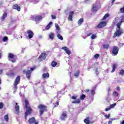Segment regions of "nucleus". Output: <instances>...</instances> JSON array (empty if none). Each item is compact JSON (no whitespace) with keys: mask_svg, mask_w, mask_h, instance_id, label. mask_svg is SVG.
<instances>
[{"mask_svg":"<svg viewBox=\"0 0 124 124\" xmlns=\"http://www.w3.org/2000/svg\"><path fill=\"white\" fill-rule=\"evenodd\" d=\"M122 21H120L116 25L117 28H116V31L114 33V37H116V36H121V34L124 33V30L121 29V26H122Z\"/></svg>","mask_w":124,"mask_h":124,"instance_id":"1","label":"nucleus"},{"mask_svg":"<svg viewBox=\"0 0 124 124\" xmlns=\"http://www.w3.org/2000/svg\"><path fill=\"white\" fill-rule=\"evenodd\" d=\"M25 107L26 108V111L25 112V119L27 120V117L29 116V115H31V112H32V109L29 106V101H28V100H25Z\"/></svg>","mask_w":124,"mask_h":124,"instance_id":"2","label":"nucleus"},{"mask_svg":"<svg viewBox=\"0 0 124 124\" xmlns=\"http://www.w3.org/2000/svg\"><path fill=\"white\" fill-rule=\"evenodd\" d=\"M19 83H20V76H17L15 80V83L14 84L15 86V88L14 89V93H15L16 92L18 89V86H17V84H19Z\"/></svg>","mask_w":124,"mask_h":124,"instance_id":"3","label":"nucleus"},{"mask_svg":"<svg viewBox=\"0 0 124 124\" xmlns=\"http://www.w3.org/2000/svg\"><path fill=\"white\" fill-rule=\"evenodd\" d=\"M38 107L40 109V114L41 116L43 114L44 110L47 111V107L43 105H40Z\"/></svg>","mask_w":124,"mask_h":124,"instance_id":"4","label":"nucleus"},{"mask_svg":"<svg viewBox=\"0 0 124 124\" xmlns=\"http://www.w3.org/2000/svg\"><path fill=\"white\" fill-rule=\"evenodd\" d=\"M33 70V68H31V70H28L27 72L26 70H23L24 73H26V77L28 79H30L31 78V71Z\"/></svg>","mask_w":124,"mask_h":124,"instance_id":"5","label":"nucleus"},{"mask_svg":"<svg viewBox=\"0 0 124 124\" xmlns=\"http://www.w3.org/2000/svg\"><path fill=\"white\" fill-rule=\"evenodd\" d=\"M118 53H119V47L117 46H114L112 50V54L114 56H116L118 55Z\"/></svg>","mask_w":124,"mask_h":124,"instance_id":"6","label":"nucleus"},{"mask_svg":"<svg viewBox=\"0 0 124 124\" xmlns=\"http://www.w3.org/2000/svg\"><path fill=\"white\" fill-rule=\"evenodd\" d=\"M47 54L46 53H42L40 56L39 57V61H44L46 59Z\"/></svg>","mask_w":124,"mask_h":124,"instance_id":"7","label":"nucleus"},{"mask_svg":"<svg viewBox=\"0 0 124 124\" xmlns=\"http://www.w3.org/2000/svg\"><path fill=\"white\" fill-rule=\"evenodd\" d=\"M66 118H67V114H66V112H63L61 115V116L60 117V120H61V121H65Z\"/></svg>","mask_w":124,"mask_h":124,"instance_id":"8","label":"nucleus"},{"mask_svg":"<svg viewBox=\"0 0 124 124\" xmlns=\"http://www.w3.org/2000/svg\"><path fill=\"white\" fill-rule=\"evenodd\" d=\"M29 123L30 124H38V123L36 122V120H35V118L34 117L29 119Z\"/></svg>","mask_w":124,"mask_h":124,"instance_id":"9","label":"nucleus"},{"mask_svg":"<svg viewBox=\"0 0 124 124\" xmlns=\"http://www.w3.org/2000/svg\"><path fill=\"white\" fill-rule=\"evenodd\" d=\"M105 26H106V22H101L97 25V28L98 29H101L102 28H104V27H105Z\"/></svg>","mask_w":124,"mask_h":124,"instance_id":"10","label":"nucleus"},{"mask_svg":"<svg viewBox=\"0 0 124 124\" xmlns=\"http://www.w3.org/2000/svg\"><path fill=\"white\" fill-rule=\"evenodd\" d=\"M33 18L35 20V21L36 22H39L41 19H42V16H33Z\"/></svg>","mask_w":124,"mask_h":124,"instance_id":"11","label":"nucleus"},{"mask_svg":"<svg viewBox=\"0 0 124 124\" xmlns=\"http://www.w3.org/2000/svg\"><path fill=\"white\" fill-rule=\"evenodd\" d=\"M27 33L28 34L29 38H32V36H33V32H32V31L29 30L27 31Z\"/></svg>","mask_w":124,"mask_h":124,"instance_id":"12","label":"nucleus"},{"mask_svg":"<svg viewBox=\"0 0 124 124\" xmlns=\"http://www.w3.org/2000/svg\"><path fill=\"white\" fill-rule=\"evenodd\" d=\"M74 15V12L71 11L69 14V17L68 18L69 21H72V16Z\"/></svg>","mask_w":124,"mask_h":124,"instance_id":"13","label":"nucleus"},{"mask_svg":"<svg viewBox=\"0 0 124 124\" xmlns=\"http://www.w3.org/2000/svg\"><path fill=\"white\" fill-rule=\"evenodd\" d=\"M16 104V106L15 107L16 111L17 112L16 114H19V110L20 109V107L18 106V104L17 103L14 102Z\"/></svg>","mask_w":124,"mask_h":124,"instance_id":"14","label":"nucleus"},{"mask_svg":"<svg viewBox=\"0 0 124 124\" xmlns=\"http://www.w3.org/2000/svg\"><path fill=\"white\" fill-rule=\"evenodd\" d=\"M13 8H14V9H16L17 11H20V10H21V7L17 4L13 5Z\"/></svg>","mask_w":124,"mask_h":124,"instance_id":"15","label":"nucleus"},{"mask_svg":"<svg viewBox=\"0 0 124 124\" xmlns=\"http://www.w3.org/2000/svg\"><path fill=\"white\" fill-rule=\"evenodd\" d=\"M7 17V14L6 13H5L3 14L1 18V21H4V19L5 18Z\"/></svg>","mask_w":124,"mask_h":124,"instance_id":"16","label":"nucleus"},{"mask_svg":"<svg viewBox=\"0 0 124 124\" xmlns=\"http://www.w3.org/2000/svg\"><path fill=\"white\" fill-rule=\"evenodd\" d=\"M8 57L9 58V61H11V60L13 59V58H14V55H13V54L12 53H9Z\"/></svg>","mask_w":124,"mask_h":124,"instance_id":"17","label":"nucleus"},{"mask_svg":"<svg viewBox=\"0 0 124 124\" xmlns=\"http://www.w3.org/2000/svg\"><path fill=\"white\" fill-rule=\"evenodd\" d=\"M83 22H84V19L83 18L79 19L78 22V26L81 25V24L83 23Z\"/></svg>","mask_w":124,"mask_h":124,"instance_id":"18","label":"nucleus"},{"mask_svg":"<svg viewBox=\"0 0 124 124\" xmlns=\"http://www.w3.org/2000/svg\"><path fill=\"white\" fill-rule=\"evenodd\" d=\"M116 67H117V64H114L112 66V69L111 71V73L114 72L115 70L116 69Z\"/></svg>","mask_w":124,"mask_h":124,"instance_id":"19","label":"nucleus"},{"mask_svg":"<svg viewBox=\"0 0 124 124\" xmlns=\"http://www.w3.org/2000/svg\"><path fill=\"white\" fill-rule=\"evenodd\" d=\"M52 24H53V23H52V22H50L46 27V30H49L50 29V28H51V26Z\"/></svg>","mask_w":124,"mask_h":124,"instance_id":"20","label":"nucleus"},{"mask_svg":"<svg viewBox=\"0 0 124 124\" xmlns=\"http://www.w3.org/2000/svg\"><path fill=\"white\" fill-rule=\"evenodd\" d=\"M49 74L47 73H45L43 75V78H48Z\"/></svg>","mask_w":124,"mask_h":124,"instance_id":"21","label":"nucleus"},{"mask_svg":"<svg viewBox=\"0 0 124 124\" xmlns=\"http://www.w3.org/2000/svg\"><path fill=\"white\" fill-rule=\"evenodd\" d=\"M93 10L94 12L97 11V7L95 5H93Z\"/></svg>","mask_w":124,"mask_h":124,"instance_id":"22","label":"nucleus"},{"mask_svg":"<svg viewBox=\"0 0 124 124\" xmlns=\"http://www.w3.org/2000/svg\"><path fill=\"white\" fill-rule=\"evenodd\" d=\"M84 123H85V124H90V118H88L87 119H84Z\"/></svg>","mask_w":124,"mask_h":124,"instance_id":"23","label":"nucleus"},{"mask_svg":"<svg viewBox=\"0 0 124 124\" xmlns=\"http://www.w3.org/2000/svg\"><path fill=\"white\" fill-rule=\"evenodd\" d=\"M48 36L50 39H54V34L53 33H50L48 35Z\"/></svg>","mask_w":124,"mask_h":124,"instance_id":"24","label":"nucleus"},{"mask_svg":"<svg viewBox=\"0 0 124 124\" xmlns=\"http://www.w3.org/2000/svg\"><path fill=\"white\" fill-rule=\"evenodd\" d=\"M80 100L78 99H77L76 101H74L72 102V103H76L77 104H79V103H80Z\"/></svg>","mask_w":124,"mask_h":124,"instance_id":"25","label":"nucleus"},{"mask_svg":"<svg viewBox=\"0 0 124 124\" xmlns=\"http://www.w3.org/2000/svg\"><path fill=\"white\" fill-rule=\"evenodd\" d=\"M57 37L59 39H60V40H63V37H62V36L60 34L57 35Z\"/></svg>","mask_w":124,"mask_h":124,"instance_id":"26","label":"nucleus"},{"mask_svg":"<svg viewBox=\"0 0 124 124\" xmlns=\"http://www.w3.org/2000/svg\"><path fill=\"white\" fill-rule=\"evenodd\" d=\"M57 65V62L53 61L51 63V66L52 67H55Z\"/></svg>","mask_w":124,"mask_h":124,"instance_id":"27","label":"nucleus"},{"mask_svg":"<svg viewBox=\"0 0 124 124\" xmlns=\"http://www.w3.org/2000/svg\"><path fill=\"white\" fill-rule=\"evenodd\" d=\"M55 27L56 29V31H60V26H59V24L56 23L55 24Z\"/></svg>","mask_w":124,"mask_h":124,"instance_id":"28","label":"nucleus"},{"mask_svg":"<svg viewBox=\"0 0 124 124\" xmlns=\"http://www.w3.org/2000/svg\"><path fill=\"white\" fill-rule=\"evenodd\" d=\"M113 94L114 96L117 97V96H118V95H119V93H118L116 91H114V92H113Z\"/></svg>","mask_w":124,"mask_h":124,"instance_id":"29","label":"nucleus"},{"mask_svg":"<svg viewBox=\"0 0 124 124\" xmlns=\"http://www.w3.org/2000/svg\"><path fill=\"white\" fill-rule=\"evenodd\" d=\"M8 40V37L5 36L3 38V42H5L6 41H7Z\"/></svg>","mask_w":124,"mask_h":124,"instance_id":"30","label":"nucleus"},{"mask_svg":"<svg viewBox=\"0 0 124 124\" xmlns=\"http://www.w3.org/2000/svg\"><path fill=\"white\" fill-rule=\"evenodd\" d=\"M96 34H92L91 36V38L92 39H95V38H96Z\"/></svg>","mask_w":124,"mask_h":124,"instance_id":"31","label":"nucleus"},{"mask_svg":"<svg viewBox=\"0 0 124 124\" xmlns=\"http://www.w3.org/2000/svg\"><path fill=\"white\" fill-rule=\"evenodd\" d=\"M6 122H8V115H5L4 117Z\"/></svg>","mask_w":124,"mask_h":124,"instance_id":"32","label":"nucleus"},{"mask_svg":"<svg viewBox=\"0 0 124 124\" xmlns=\"http://www.w3.org/2000/svg\"><path fill=\"white\" fill-rule=\"evenodd\" d=\"M103 47L105 48V49H108V48H109V45H103Z\"/></svg>","mask_w":124,"mask_h":124,"instance_id":"33","label":"nucleus"},{"mask_svg":"<svg viewBox=\"0 0 124 124\" xmlns=\"http://www.w3.org/2000/svg\"><path fill=\"white\" fill-rule=\"evenodd\" d=\"M85 97H86V95L83 94L81 96H80V99H81V100H83L85 99Z\"/></svg>","mask_w":124,"mask_h":124,"instance_id":"34","label":"nucleus"},{"mask_svg":"<svg viewBox=\"0 0 124 124\" xmlns=\"http://www.w3.org/2000/svg\"><path fill=\"white\" fill-rule=\"evenodd\" d=\"M109 16V14H106L103 18V20H105L106 18Z\"/></svg>","mask_w":124,"mask_h":124,"instance_id":"35","label":"nucleus"},{"mask_svg":"<svg viewBox=\"0 0 124 124\" xmlns=\"http://www.w3.org/2000/svg\"><path fill=\"white\" fill-rule=\"evenodd\" d=\"M119 74L120 75H122L123 76V75H124V70H121L120 72H119Z\"/></svg>","mask_w":124,"mask_h":124,"instance_id":"36","label":"nucleus"},{"mask_svg":"<svg viewBox=\"0 0 124 124\" xmlns=\"http://www.w3.org/2000/svg\"><path fill=\"white\" fill-rule=\"evenodd\" d=\"M79 71H78L76 73H75L74 75V76H75V77L77 78L79 76Z\"/></svg>","mask_w":124,"mask_h":124,"instance_id":"37","label":"nucleus"},{"mask_svg":"<svg viewBox=\"0 0 124 124\" xmlns=\"http://www.w3.org/2000/svg\"><path fill=\"white\" fill-rule=\"evenodd\" d=\"M66 54H67L68 55H70L71 54V51H70V50H68V49L65 51Z\"/></svg>","mask_w":124,"mask_h":124,"instance_id":"38","label":"nucleus"},{"mask_svg":"<svg viewBox=\"0 0 124 124\" xmlns=\"http://www.w3.org/2000/svg\"><path fill=\"white\" fill-rule=\"evenodd\" d=\"M92 95H93L95 93V91L93 89L92 91H91V93Z\"/></svg>","mask_w":124,"mask_h":124,"instance_id":"39","label":"nucleus"},{"mask_svg":"<svg viewBox=\"0 0 124 124\" xmlns=\"http://www.w3.org/2000/svg\"><path fill=\"white\" fill-rule=\"evenodd\" d=\"M121 19V21L120 22H122V24L123 23V22H124V16H122L120 17Z\"/></svg>","mask_w":124,"mask_h":124,"instance_id":"40","label":"nucleus"},{"mask_svg":"<svg viewBox=\"0 0 124 124\" xmlns=\"http://www.w3.org/2000/svg\"><path fill=\"white\" fill-rule=\"evenodd\" d=\"M62 50H64V51H66L68 49V48L66 46H64V47H62Z\"/></svg>","mask_w":124,"mask_h":124,"instance_id":"41","label":"nucleus"},{"mask_svg":"<svg viewBox=\"0 0 124 124\" xmlns=\"http://www.w3.org/2000/svg\"><path fill=\"white\" fill-rule=\"evenodd\" d=\"M119 20V17H116L114 19V20L113 21V23H114L115 24H116V23H117V21Z\"/></svg>","mask_w":124,"mask_h":124,"instance_id":"42","label":"nucleus"},{"mask_svg":"<svg viewBox=\"0 0 124 124\" xmlns=\"http://www.w3.org/2000/svg\"><path fill=\"white\" fill-rule=\"evenodd\" d=\"M3 108V103H0V109H2Z\"/></svg>","mask_w":124,"mask_h":124,"instance_id":"43","label":"nucleus"},{"mask_svg":"<svg viewBox=\"0 0 124 124\" xmlns=\"http://www.w3.org/2000/svg\"><path fill=\"white\" fill-rule=\"evenodd\" d=\"M59 102H57L56 104H55V105L54 106V108H56V107H57V106H59Z\"/></svg>","mask_w":124,"mask_h":124,"instance_id":"44","label":"nucleus"},{"mask_svg":"<svg viewBox=\"0 0 124 124\" xmlns=\"http://www.w3.org/2000/svg\"><path fill=\"white\" fill-rule=\"evenodd\" d=\"M116 105H117V104H116V103L113 104L112 105H110V107H111V108H113V107H115V106H116Z\"/></svg>","mask_w":124,"mask_h":124,"instance_id":"45","label":"nucleus"},{"mask_svg":"<svg viewBox=\"0 0 124 124\" xmlns=\"http://www.w3.org/2000/svg\"><path fill=\"white\" fill-rule=\"evenodd\" d=\"M94 57L95 59H98V58H99V54H96Z\"/></svg>","mask_w":124,"mask_h":124,"instance_id":"46","label":"nucleus"},{"mask_svg":"<svg viewBox=\"0 0 124 124\" xmlns=\"http://www.w3.org/2000/svg\"><path fill=\"white\" fill-rule=\"evenodd\" d=\"M105 118H107V119H109V118H110V114L105 115Z\"/></svg>","mask_w":124,"mask_h":124,"instance_id":"47","label":"nucleus"},{"mask_svg":"<svg viewBox=\"0 0 124 124\" xmlns=\"http://www.w3.org/2000/svg\"><path fill=\"white\" fill-rule=\"evenodd\" d=\"M95 73L96 75H98V69H97V68H96Z\"/></svg>","mask_w":124,"mask_h":124,"instance_id":"48","label":"nucleus"},{"mask_svg":"<svg viewBox=\"0 0 124 124\" xmlns=\"http://www.w3.org/2000/svg\"><path fill=\"white\" fill-rule=\"evenodd\" d=\"M124 43H119V46L120 47H124Z\"/></svg>","mask_w":124,"mask_h":124,"instance_id":"49","label":"nucleus"},{"mask_svg":"<svg viewBox=\"0 0 124 124\" xmlns=\"http://www.w3.org/2000/svg\"><path fill=\"white\" fill-rule=\"evenodd\" d=\"M51 17H52V19H56L57 18L56 16H54V15H51Z\"/></svg>","mask_w":124,"mask_h":124,"instance_id":"50","label":"nucleus"},{"mask_svg":"<svg viewBox=\"0 0 124 124\" xmlns=\"http://www.w3.org/2000/svg\"><path fill=\"white\" fill-rule=\"evenodd\" d=\"M76 98H77V97H76V96H72V97H71V99H74V100H75V99H76Z\"/></svg>","mask_w":124,"mask_h":124,"instance_id":"51","label":"nucleus"},{"mask_svg":"<svg viewBox=\"0 0 124 124\" xmlns=\"http://www.w3.org/2000/svg\"><path fill=\"white\" fill-rule=\"evenodd\" d=\"M12 62H16V60H10Z\"/></svg>","mask_w":124,"mask_h":124,"instance_id":"52","label":"nucleus"},{"mask_svg":"<svg viewBox=\"0 0 124 124\" xmlns=\"http://www.w3.org/2000/svg\"><path fill=\"white\" fill-rule=\"evenodd\" d=\"M117 91H121V88H120V87H117Z\"/></svg>","mask_w":124,"mask_h":124,"instance_id":"53","label":"nucleus"},{"mask_svg":"<svg viewBox=\"0 0 124 124\" xmlns=\"http://www.w3.org/2000/svg\"><path fill=\"white\" fill-rule=\"evenodd\" d=\"M38 37H39V39H42V35H40Z\"/></svg>","mask_w":124,"mask_h":124,"instance_id":"54","label":"nucleus"},{"mask_svg":"<svg viewBox=\"0 0 124 124\" xmlns=\"http://www.w3.org/2000/svg\"><path fill=\"white\" fill-rule=\"evenodd\" d=\"M109 110H110V108H106V111H109Z\"/></svg>","mask_w":124,"mask_h":124,"instance_id":"55","label":"nucleus"},{"mask_svg":"<svg viewBox=\"0 0 124 124\" xmlns=\"http://www.w3.org/2000/svg\"><path fill=\"white\" fill-rule=\"evenodd\" d=\"M90 35H91V33L88 34L87 35L85 36V37H88V36H90Z\"/></svg>","mask_w":124,"mask_h":124,"instance_id":"56","label":"nucleus"},{"mask_svg":"<svg viewBox=\"0 0 124 124\" xmlns=\"http://www.w3.org/2000/svg\"><path fill=\"white\" fill-rule=\"evenodd\" d=\"M115 0H112V1L111 2L112 4H113L114 3V2H115Z\"/></svg>","mask_w":124,"mask_h":124,"instance_id":"57","label":"nucleus"},{"mask_svg":"<svg viewBox=\"0 0 124 124\" xmlns=\"http://www.w3.org/2000/svg\"><path fill=\"white\" fill-rule=\"evenodd\" d=\"M2 73V70H0V75Z\"/></svg>","mask_w":124,"mask_h":124,"instance_id":"58","label":"nucleus"},{"mask_svg":"<svg viewBox=\"0 0 124 124\" xmlns=\"http://www.w3.org/2000/svg\"><path fill=\"white\" fill-rule=\"evenodd\" d=\"M108 124H112V121H109L108 122Z\"/></svg>","mask_w":124,"mask_h":124,"instance_id":"59","label":"nucleus"},{"mask_svg":"<svg viewBox=\"0 0 124 124\" xmlns=\"http://www.w3.org/2000/svg\"><path fill=\"white\" fill-rule=\"evenodd\" d=\"M0 4L1 5H2V4H3V2H0Z\"/></svg>","mask_w":124,"mask_h":124,"instance_id":"60","label":"nucleus"},{"mask_svg":"<svg viewBox=\"0 0 124 124\" xmlns=\"http://www.w3.org/2000/svg\"><path fill=\"white\" fill-rule=\"evenodd\" d=\"M86 92H87V93H88V92H90V90H89V89L86 90Z\"/></svg>","mask_w":124,"mask_h":124,"instance_id":"61","label":"nucleus"},{"mask_svg":"<svg viewBox=\"0 0 124 124\" xmlns=\"http://www.w3.org/2000/svg\"><path fill=\"white\" fill-rule=\"evenodd\" d=\"M90 49H91V50H93V47H92V46H90Z\"/></svg>","mask_w":124,"mask_h":124,"instance_id":"62","label":"nucleus"},{"mask_svg":"<svg viewBox=\"0 0 124 124\" xmlns=\"http://www.w3.org/2000/svg\"><path fill=\"white\" fill-rule=\"evenodd\" d=\"M121 124H124V120L123 121L122 123H121Z\"/></svg>","mask_w":124,"mask_h":124,"instance_id":"63","label":"nucleus"},{"mask_svg":"<svg viewBox=\"0 0 124 124\" xmlns=\"http://www.w3.org/2000/svg\"><path fill=\"white\" fill-rule=\"evenodd\" d=\"M0 57H1V53H0Z\"/></svg>","mask_w":124,"mask_h":124,"instance_id":"64","label":"nucleus"}]
</instances>
